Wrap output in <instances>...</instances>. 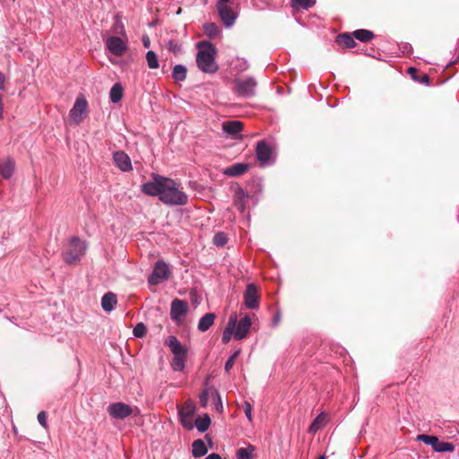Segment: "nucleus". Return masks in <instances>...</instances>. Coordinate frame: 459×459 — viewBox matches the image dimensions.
<instances>
[{
    "instance_id": "1",
    "label": "nucleus",
    "mask_w": 459,
    "mask_h": 459,
    "mask_svg": "<svg viewBox=\"0 0 459 459\" xmlns=\"http://www.w3.org/2000/svg\"><path fill=\"white\" fill-rule=\"evenodd\" d=\"M142 192L150 196H158L166 205L181 206L188 202L187 195L175 180L152 174V180L142 185Z\"/></svg>"
},
{
    "instance_id": "2",
    "label": "nucleus",
    "mask_w": 459,
    "mask_h": 459,
    "mask_svg": "<svg viewBox=\"0 0 459 459\" xmlns=\"http://www.w3.org/2000/svg\"><path fill=\"white\" fill-rule=\"evenodd\" d=\"M196 65L198 68L206 74H215L219 66L215 61L217 50L209 41H201L197 45Z\"/></svg>"
},
{
    "instance_id": "3",
    "label": "nucleus",
    "mask_w": 459,
    "mask_h": 459,
    "mask_svg": "<svg viewBox=\"0 0 459 459\" xmlns=\"http://www.w3.org/2000/svg\"><path fill=\"white\" fill-rule=\"evenodd\" d=\"M165 345L168 346L172 354L171 368L174 371H183L187 358V348L181 344L178 338L174 335H169L165 340Z\"/></svg>"
},
{
    "instance_id": "4",
    "label": "nucleus",
    "mask_w": 459,
    "mask_h": 459,
    "mask_svg": "<svg viewBox=\"0 0 459 459\" xmlns=\"http://www.w3.org/2000/svg\"><path fill=\"white\" fill-rule=\"evenodd\" d=\"M86 249L87 246L84 241L78 237H73L62 254L63 259L66 264H74L85 255Z\"/></svg>"
},
{
    "instance_id": "5",
    "label": "nucleus",
    "mask_w": 459,
    "mask_h": 459,
    "mask_svg": "<svg viewBox=\"0 0 459 459\" xmlns=\"http://www.w3.org/2000/svg\"><path fill=\"white\" fill-rule=\"evenodd\" d=\"M178 410L180 424L185 429L192 430L196 411L195 403L191 400H187L182 405H178Z\"/></svg>"
},
{
    "instance_id": "6",
    "label": "nucleus",
    "mask_w": 459,
    "mask_h": 459,
    "mask_svg": "<svg viewBox=\"0 0 459 459\" xmlns=\"http://www.w3.org/2000/svg\"><path fill=\"white\" fill-rule=\"evenodd\" d=\"M88 115V102L82 94L77 96L73 108L69 112L71 121L78 126Z\"/></svg>"
},
{
    "instance_id": "7",
    "label": "nucleus",
    "mask_w": 459,
    "mask_h": 459,
    "mask_svg": "<svg viewBox=\"0 0 459 459\" xmlns=\"http://www.w3.org/2000/svg\"><path fill=\"white\" fill-rule=\"evenodd\" d=\"M417 440L430 446L437 453L453 452L455 448L453 443L440 441L436 436L421 434L417 437Z\"/></svg>"
},
{
    "instance_id": "8",
    "label": "nucleus",
    "mask_w": 459,
    "mask_h": 459,
    "mask_svg": "<svg viewBox=\"0 0 459 459\" xmlns=\"http://www.w3.org/2000/svg\"><path fill=\"white\" fill-rule=\"evenodd\" d=\"M170 275L169 265L163 261H158L154 264L152 273L148 278L151 285H158L168 280Z\"/></svg>"
},
{
    "instance_id": "9",
    "label": "nucleus",
    "mask_w": 459,
    "mask_h": 459,
    "mask_svg": "<svg viewBox=\"0 0 459 459\" xmlns=\"http://www.w3.org/2000/svg\"><path fill=\"white\" fill-rule=\"evenodd\" d=\"M256 85L257 82L253 77L238 79L235 82V90L239 96L250 98L255 94Z\"/></svg>"
},
{
    "instance_id": "10",
    "label": "nucleus",
    "mask_w": 459,
    "mask_h": 459,
    "mask_svg": "<svg viewBox=\"0 0 459 459\" xmlns=\"http://www.w3.org/2000/svg\"><path fill=\"white\" fill-rule=\"evenodd\" d=\"M219 17L226 28H231L238 18V13L230 4H216Z\"/></svg>"
},
{
    "instance_id": "11",
    "label": "nucleus",
    "mask_w": 459,
    "mask_h": 459,
    "mask_svg": "<svg viewBox=\"0 0 459 459\" xmlns=\"http://www.w3.org/2000/svg\"><path fill=\"white\" fill-rule=\"evenodd\" d=\"M108 412L114 419L124 420L133 413V408L128 404L118 402L109 404Z\"/></svg>"
},
{
    "instance_id": "12",
    "label": "nucleus",
    "mask_w": 459,
    "mask_h": 459,
    "mask_svg": "<svg viewBox=\"0 0 459 459\" xmlns=\"http://www.w3.org/2000/svg\"><path fill=\"white\" fill-rule=\"evenodd\" d=\"M255 154L257 160L262 166L268 165L272 162L273 149L266 142L260 141L257 143Z\"/></svg>"
},
{
    "instance_id": "13",
    "label": "nucleus",
    "mask_w": 459,
    "mask_h": 459,
    "mask_svg": "<svg viewBox=\"0 0 459 459\" xmlns=\"http://www.w3.org/2000/svg\"><path fill=\"white\" fill-rule=\"evenodd\" d=\"M244 302L247 308L255 309L259 306V294L254 283L247 284L244 293Z\"/></svg>"
},
{
    "instance_id": "14",
    "label": "nucleus",
    "mask_w": 459,
    "mask_h": 459,
    "mask_svg": "<svg viewBox=\"0 0 459 459\" xmlns=\"http://www.w3.org/2000/svg\"><path fill=\"white\" fill-rule=\"evenodd\" d=\"M105 43L108 51L117 56L124 55L127 49L126 42L117 36L108 37Z\"/></svg>"
},
{
    "instance_id": "15",
    "label": "nucleus",
    "mask_w": 459,
    "mask_h": 459,
    "mask_svg": "<svg viewBox=\"0 0 459 459\" xmlns=\"http://www.w3.org/2000/svg\"><path fill=\"white\" fill-rule=\"evenodd\" d=\"M250 197L251 195L248 193L245 192L244 189L239 186L235 187L233 195V205L240 213H244L246 212L247 202Z\"/></svg>"
},
{
    "instance_id": "16",
    "label": "nucleus",
    "mask_w": 459,
    "mask_h": 459,
    "mask_svg": "<svg viewBox=\"0 0 459 459\" xmlns=\"http://www.w3.org/2000/svg\"><path fill=\"white\" fill-rule=\"evenodd\" d=\"M188 310V305L185 300L175 299L171 303L170 317L173 321L178 322Z\"/></svg>"
},
{
    "instance_id": "17",
    "label": "nucleus",
    "mask_w": 459,
    "mask_h": 459,
    "mask_svg": "<svg viewBox=\"0 0 459 459\" xmlns=\"http://www.w3.org/2000/svg\"><path fill=\"white\" fill-rule=\"evenodd\" d=\"M113 161L124 172L133 169L130 157L123 151H117L113 153Z\"/></svg>"
},
{
    "instance_id": "18",
    "label": "nucleus",
    "mask_w": 459,
    "mask_h": 459,
    "mask_svg": "<svg viewBox=\"0 0 459 459\" xmlns=\"http://www.w3.org/2000/svg\"><path fill=\"white\" fill-rule=\"evenodd\" d=\"M251 327V319L248 316H244L241 318L238 324L236 323V330L234 332V338L236 340H242L244 339L247 333L249 332V329Z\"/></svg>"
},
{
    "instance_id": "19",
    "label": "nucleus",
    "mask_w": 459,
    "mask_h": 459,
    "mask_svg": "<svg viewBox=\"0 0 459 459\" xmlns=\"http://www.w3.org/2000/svg\"><path fill=\"white\" fill-rule=\"evenodd\" d=\"M250 169L247 163H235L223 170V174L229 177H238L245 174Z\"/></svg>"
},
{
    "instance_id": "20",
    "label": "nucleus",
    "mask_w": 459,
    "mask_h": 459,
    "mask_svg": "<svg viewBox=\"0 0 459 459\" xmlns=\"http://www.w3.org/2000/svg\"><path fill=\"white\" fill-rule=\"evenodd\" d=\"M14 162L11 159L0 161V175L4 179H9L14 172Z\"/></svg>"
},
{
    "instance_id": "21",
    "label": "nucleus",
    "mask_w": 459,
    "mask_h": 459,
    "mask_svg": "<svg viewBox=\"0 0 459 459\" xmlns=\"http://www.w3.org/2000/svg\"><path fill=\"white\" fill-rule=\"evenodd\" d=\"M242 126L243 125L240 121L230 120L223 123L222 129L228 134L235 136L238 133H240V131L242 130Z\"/></svg>"
},
{
    "instance_id": "22",
    "label": "nucleus",
    "mask_w": 459,
    "mask_h": 459,
    "mask_svg": "<svg viewBox=\"0 0 459 459\" xmlns=\"http://www.w3.org/2000/svg\"><path fill=\"white\" fill-rule=\"evenodd\" d=\"M117 302V299L116 294L112 292H108L104 294V296L101 299V307L104 311L110 312L114 309Z\"/></svg>"
},
{
    "instance_id": "23",
    "label": "nucleus",
    "mask_w": 459,
    "mask_h": 459,
    "mask_svg": "<svg viewBox=\"0 0 459 459\" xmlns=\"http://www.w3.org/2000/svg\"><path fill=\"white\" fill-rule=\"evenodd\" d=\"M215 316L212 313H207L202 316L198 322V330L206 332L214 323Z\"/></svg>"
},
{
    "instance_id": "24",
    "label": "nucleus",
    "mask_w": 459,
    "mask_h": 459,
    "mask_svg": "<svg viewBox=\"0 0 459 459\" xmlns=\"http://www.w3.org/2000/svg\"><path fill=\"white\" fill-rule=\"evenodd\" d=\"M207 447L202 439H196L192 444V455L194 457H202L207 454Z\"/></svg>"
},
{
    "instance_id": "25",
    "label": "nucleus",
    "mask_w": 459,
    "mask_h": 459,
    "mask_svg": "<svg viewBox=\"0 0 459 459\" xmlns=\"http://www.w3.org/2000/svg\"><path fill=\"white\" fill-rule=\"evenodd\" d=\"M235 326H236V316H234V317L230 316V320L222 333L221 340H222L223 343H227L230 342V340L233 334Z\"/></svg>"
},
{
    "instance_id": "26",
    "label": "nucleus",
    "mask_w": 459,
    "mask_h": 459,
    "mask_svg": "<svg viewBox=\"0 0 459 459\" xmlns=\"http://www.w3.org/2000/svg\"><path fill=\"white\" fill-rule=\"evenodd\" d=\"M211 425V419L208 414H204L203 417H198L194 421V426L196 427L199 432H205Z\"/></svg>"
},
{
    "instance_id": "27",
    "label": "nucleus",
    "mask_w": 459,
    "mask_h": 459,
    "mask_svg": "<svg viewBox=\"0 0 459 459\" xmlns=\"http://www.w3.org/2000/svg\"><path fill=\"white\" fill-rule=\"evenodd\" d=\"M203 28H204V33L210 39H215L221 34L220 28L214 22L204 23Z\"/></svg>"
},
{
    "instance_id": "28",
    "label": "nucleus",
    "mask_w": 459,
    "mask_h": 459,
    "mask_svg": "<svg viewBox=\"0 0 459 459\" xmlns=\"http://www.w3.org/2000/svg\"><path fill=\"white\" fill-rule=\"evenodd\" d=\"M336 42L339 45H341L344 48H351L356 46V42H355L353 37H351L348 33H343V34L338 35L337 39H336Z\"/></svg>"
},
{
    "instance_id": "29",
    "label": "nucleus",
    "mask_w": 459,
    "mask_h": 459,
    "mask_svg": "<svg viewBox=\"0 0 459 459\" xmlns=\"http://www.w3.org/2000/svg\"><path fill=\"white\" fill-rule=\"evenodd\" d=\"M123 87L120 83H115L109 91V99L112 103H117L123 98Z\"/></svg>"
},
{
    "instance_id": "30",
    "label": "nucleus",
    "mask_w": 459,
    "mask_h": 459,
    "mask_svg": "<svg viewBox=\"0 0 459 459\" xmlns=\"http://www.w3.org/2000/svg\"><path fill=\"white\" fill-rule=\"evenodd\" d=\"M325 424V416L323 413H320L319 415H317L316 417V419L310 424V426L308 428V432L314 434V433L317 432L320 429H322Z\"/></svg>"
},
{
    "instance_id": "31",
    "label": "nucleus",
    "mask_w": 459,
    "mask_h": 459,
    "mask_svg": "<svg viewBox=\"0 0 459 459\" xmlns=\"http://www.w3.org/2000/svg\"><path fill=\"white\" fill-rule=\"evenodd\" d=\"M172 77L177 82L185 81L186 78V68L183 65H176L172 71Z\"/></svg>"
},
{
    "instance_id": "32",
    "label": "nucleus",
    "mask_w": 459,
    "mask_h": 459,
    "mask_svg": "<svg viewBox=\"0 0 459 459\" xmlns=\"http://www.w3.org/2000/svg\"><path fill=\"white\" fill-rule=\"evenodd\" d=\"M353 36L361 42H368L374 38L372 31L363 29L355 30Z\"/></svg>"
},
{
    "instance_id": "33",
    "label": "nucleus",
    "mask_w": 459,
    "mask_h": 459,
    "mask_svg": "<svg viewBox=\"0 0 459 459\" xmlns=\"http://www.w3.org/2000/svg\"><path fill=\"white\" fill-rule=\"evenodd\" d=\"M255 446L249 445L247 448H239L237 451V459H253Z\"/></svg>"
},
{
    "instance_id": "34",
    "label": "nucleus",
    "mask_w": 459,
    "mask_h": 459,
    "mask_svg": "<svg viewBox=\"0 0 459 459\" xmlns=\"http://www.w3.org/2000/svg\"><path fill=\"white\" fill-rule=\"evenodd\" d=\"M316 0H291L292 7L295 9H306L312 7Z\"/></svg>"
},
{
    "instance_id": "35",
    "label": "nucleus",
    "mask_w": 459,
    "mask_h": 459,
    "mask_svg": "<svg viewBox=\"0 0 459 459\" xmlns=\"http://www.w3.org/2000/svg\"><path fill=\"white\" fill-rule=\"evenodd\" d=\"M146 60H147V64H148L149 68L156 69V68L159 67L158 57H157V55L155 54L154 51L149 50L146 53Z\"/></svg>"
},
{
    "instance_id": "36",
    "label": "nucleus",
    "mask_w": 459,
    "mask_h": 459,
    "mask_svg": "<svg viewBox=\"0 0 459 459\" xmlns=\"http://www.w3.org/2000/svg\"><path fill=\"white\" fill-rule=\"evenodd\" d=\"M227 241H228V238H227L226 234L223 232L216 233L213 238V243L217 247H223L224 245H226Z\"/></svg>"
},
{
    "instance_id": "37",
    "label": "nucleus",
    "mask_w": 459,
    "mask_h": 459,
    "mask_svg": "<svg viewBox=\"0 0 459 459\" xmlns=\"http://www.w3.org/2000/svg\"><path fill=\"white\" fill-rule=\"evenodd\" d=\"M240 354V350H238L234 351V353L228 359V360L225 363V371L230 372V369L233 368L236 359Z\"/></svg>"
},
{
    "instance_id": "38",
    "label": "nucleus",
    "mask_w": 459,
    "mask_h": 459,
    "mask_svg": "<svg viewBox=\"0 0 459 459\" xmlns=\"http://www.w3.org/2000/svg\"><path fill=\"white\" fill-rule=\"evenodd\" d=\"M133 333L135 337L142 338L146 333V327L143 323H138L134 326Z\"/></svg>"
},
{
    "instance_id": "39",
    "label": "nucleus",
    "mask_w": 459,
    "mask_h": 459,
    "mask_svg": "<svg viewBox=\"0 0 459 459\" xmlns=\"http://www.w3.org/2000/svg\"><path fill=\"white\" fill-rule=\"evenodd\" d=\"M242 408L244 410L245 415L247 420L252 422L253 415H252V404L249 402L245 401L242 404Z\"/></svg>"
},
{
    "instance_id": "40",
    "label": "nucleus",
    "mask_w": 459,
    "mask_h": 459,
    "mask_svg": "<svg viewBox=\"0 0 459 459\" xmlns=\"http://www.w3.org/2000/svg\"><path fill=\"white\" fill-rule=\"evenodd\" d=\"M38 421L39 423L43 427V428H47L48 427V423H47V414L45 411H40L39 414H38Z\"/></svg>"
},
{
    "instance_id": "41",
    "label": "nucleus",
    "mask_w": 459,
    "mask_h": 459,
    "mask_svg": "<svg viewBox=\"0 0 459 459\" xmlns=\"http://www.w3.org/2000/svg\"><path fill=\"white\" fill-rule=\"evenodd\" d=\"M207 401H208V393H207V391H204L200 394V402L203 406H205L207 403Z\"/></svg>"
},
{
    "instance_id": "42",
    "label": "nucleus",
    "mask_w": 459,
    "mask_h": 459,
    "mask_svg": "<svg viewBox=\"0 0 459 459\" xmlns=\"http://www.w3.org/2000/svg\"><path fill=\"white\" fill-rule=\"evenodd\" d=\"M418 82H420V83H425V84H429V77L428 74H423L420 77H418Z\"/></svg>"
},
{
    "instance_id": "43",
    "label": "nucleus",
    "mask_w": 459,
    "mask_h": 459,
    "mask_svg": "<svg viewBox=\"0 0 459 459\" xmlns=\"http://www.w3.org/2000/svg\"><path fill=\"white\" fill-rule=\"evenodd\" d=\"M408 73L411 75L413 80H418V76H416V74L418 73L417 69L414 67H410L408 69Z\"/></svg>"
},
{
    "instance_id": "44",
    "label": "nucleus",
    "mask_w": 459,
    "mask_h": 459,
    "mask_svg": "<svg viewBox=\"0 0 459 459\" xmlns=\"http://www.w3.org/2000/svg\"><path fill=\"white\" fill-rule=\"evenodd\" d=\"M5 81L6 79L4 74L2 72H0V90L4 89Z\"/></svg>"
},
{
    "instance_id": "45",
    "label": "nucleus",
    "mask_w": 459,
    "mask_h": 459,
    "mask_svg": "<svg viewBox=\"0 0 459 459\" xmlns=\"http://www.w3.org/2000/svg\"><path fill=\"white\" fill-rule=\"evenodd\" d=\"M204 459H221V455L216 454V453H212L211 455H209L208 456H206Z\"/></svg>"
},
{
    "instance_id": "46",
    "label": "nucleus",
    "mask_w": 459,
    "mask_h": 459,
    "mask_svg": "<svg viewBox=\"0 0 459 459\" xmlns=\"http://www.w3.org/2000/svg\"><path fill=\"white\" fill-rule=\"evenodd\" d=\"M3 113H4L3 97H2V94L0 93V119L3 117Z\"/></svg>"
},
{
    "instance_id": "47",
    "label": "nucleus",
    "mask_w": 459,
    "mask_h": 459,
    "mask_svg": "<svg viewBox=\"0 0 459 459\" xmlns=\"http://www.w3.org/2000/svg\"><path fill=\"white\" fill-rule=\"evenodd\" d=\"M229 2H230V0H217L216 4H221V3L229 4Z\"/></svg>"
},
{
    "instance_id": "48",
    "label": "nucleus",
    "mask_w": 459,
    "mask_h": 459,
    "mask_svg": "<svg viewBox=\"0 0 459 459\" xmlns=\"http://www.w3.org/2000/svg\"><path fill=\"white\" fill-rule=\"evenodd\" d=\"M143 45H144L145 48H148L149 45H150L149 39L144 40L143 41Z\"/></svg>"
},
{
    "instance_id": "49",
    "label": "nucleus",
    "mask_w": 459,
    "mask_h": 459,
    "mask_svg": "<svg viewBox=\"0 0 459 459\" xmlns=\"http://www.w3.org/2000/svg\"><path fill=\"white\" fill-rule=\"evenodd\" d=\"M279 320H280V316H279L278 315H276V316H274V320H273V321H274V324H277V323L279 322Z\"/></svg>"
},
{
    "instance_id": "50",
    "label": "nucleus",
    "mask_w": 459,
    "mask_h": 459,
    "mask_svg": "<svg viewBox=\"0 0 459 459\" xmlns=\"http://www.w3.org/2000/svg\"><path fill=\"white\" fill-rule=\"evenodd\" d=\"M318 459H326V456H325V455H320V456L318 457Z\"/></svg>"
}]
</instances>
